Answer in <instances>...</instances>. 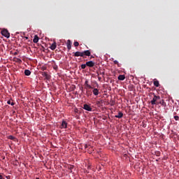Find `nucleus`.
Returning <instances> with one entry per match:
<instances>
[{"instance_id": "1", "label": "nucleus", "mask_w": 179, "mask_h": 179, "mask_svg": "<svg viewBox=\"0 0 179 179\" xmlns=\"http://www.w3.org/2000/svg\"><path fill=\"white\" fill-rule=\"evenodd\" d=\"M73 54H74V57H80L84 59H86V57H90L91 52H90V50H85V51H83V52L77 51L76 52H73Z\"/></svg>"}, {"instance_id": "2", "label": "nucleus", "mask_w": 179, "mask_h": 179, "mask_svg": "<svg viewBox=\"0 0 179 179\" xmlns=\"http://www.w3.org/2000/svg\"><path fill=\"white\" fill-rule=\"evenodd\" d=\"M159 100H160V96L155 95V96H153V99L151 100L152 106L157 105V102H158Z\"/></svg>"}, {"instance_id": "3", "label": "nucleus", "mask_w": 179, "mask_h": 179, "mask_svg": "<svg viewBox=\"0 0 179 179\" xmlns=\"http://www.w3.org/2000/svg\"><path fill=\"white\" fill-rule=\"evenodd\" d=\"M1 35H3V36L6 37V38H10V33L8 32V29L1 30Z\"/></svg>"}, {"instance_id": "4", "label": "nucleus", "mask_w": 179, "mask_h": 179, "mask_svg": "<svg viewBox=\"0 0 179 179\" xmlns=\"http://www.w3.org/2000/svg\"><path fill=\"white\" fill-rule=\"evenodd\" d=\"M85 65H86L87 67L92 68L94 66V62L92 61L86 62Z\"/></svg>"}, {"instance_id": "5", "label": "nucleus", "mask_w": 179, "mask_h": 179, "mask_svg": "<svg viewBox=\"0 0 179 179\" xmlns=\"http://www.w3.org/2000/svg\"><path fill=\"white\" fill-rule=\"evenodd\" d=\"M86 111H92V108L90 105L84 104V107H83Z\"/></svg>"}, {"instance_id": "6", "label": "nucleus", "mask_w": 179, "mask_h": 179, "mask_svg": "<svg viewBox=\"0 0 179 179\" xmlns=\"http://www.w3.org/2000/svg\"><path fill=\"white\" fill-rule=\"evenodd\" d=\"M41 74H42V76L45 78V80H48L49 79H50V76L48 75V73H47V72H42Z\"/></svg>"}, {"instance_id": "7", "label": "nucleus", "mask_w": 179, "mask_h": 179, "mask_svg": "<svg viewBox=\"0 0 179 179\" xmlns=\"http://www.w3.org/2000/svg\"><path fill=\"white\" fill-rule=\"evenodd\" d=\"M50 50H55L57 48V43L54 42L50 47Z\"/></svg>"}, {"instance_id": "8", "label": "nucleus", "mask_w": 179, "mask_h": 179, "mask_svg": "<svg viewBox=\"0 0 179 179\" xmlns=\"http://www.w3.org/2000/svg\"><path fill=\"white\" fill-rule=\"evenodd\" d=\"M157 104H160V105H162L163 106H166V103H165L164 99H162L159 101H157Z\"/></svg>"}, {"instance_id": "9", "label": "nucleus", "mask_w": 179, "mask_h": 179, "mask_svg": "<svg viewBox=\"0 0 179 179\" xmlns=\"http://www.w3.org/2000/svg\"><path fill=\"white\" fill-rule=\"evenodd\" d=\"M115 117L118 118V119L122 118L123 117L122 112H118V114L115 115Z\"/></svg>"}, {"instance_id": "10", "label": "nucleus", "mask_w": 179, "mask_h": 179, "mask_svg": "<svg viewBox=\"0 0 179 179\" xmlns=\"http://www.w3.org/2000/svg\"><path fill=\"white\" fill-rule=\"evenodd\" d=\"M67 128V123L65 121H62L61 123V129H66Z\"/></svg>"}, {"instance_id": "11", "label": "nucleus", "mask_w": 179, "mask_h": 179, "mask_svg": "<svg viewBox=\"0 0 179 179\" xmlns=\"http://www.w3.org/2000/svg\"><path fill=\"white\" fill-rule=\"evenodd\" d=\"M67 49H69V50H71V48L72 47V42H71V41H67Z\"/></svg>"}, {"instance_id": "12", "label": "nucleus", "mask_w": 179, "mask_h": 179, "mask_svg": "<svg viewBox=\"0 0 179 179\" xmlns=\"http://www.w3.org/2000/svg\"><path fill=\"white\" fill-rule=\"evenodd\" d=\"M24 74L25 75V76H30L31 72L29 70H25L24 71Z\"/></svg>"}, {"instance_id": "13", "label": "nucleus", "mask_w": 179, "mask_h": 179, "mask_svg": "<svg viewBox=\"0 0 179 179\" xmlns=\"http://www.w3.org/2000/svg\"><path fill=\"white\" fill-rule=\"evenodd\" d=\"M126 79V77H124V75H120L117 77L118 80H124Z\"/></svg>"}, {"instance_id": "14", "label": "nucleus", "mask_w": 179, "mask_h": 179, "mask_svg": "<svg viewBox=\"0 0 179 179\" xmlns=\"http://www.w3.org/2000/svg\"><path fill=\"white\" fill-rule=\"evenodd\" d=\"M92 93H93V95L98 96L99 94L98 89L97 88L93 89Z\"/></svg>"}, {"instance_id": "15", "label": "nucleus", "mask_w": 179, "mask_h": 179, "mask_svg": "<svg viewBox=\"0 0 179 179\" xmlns=\"http://www.w3.org/2000/svg\"><path fill=\"white\" fill-rule=\"evenodd\" d=\"M33 42L34 43H38V36H37L36 35H35V37L33 39Z\"/></svg>"}, {"instance_id": "16", "label": "nucleus", "mask_w": 179, "mask_h": 179, "mask_svg": "<svg viewBox=\"0 0 179 179\" xmlns=\"http://www.w3.org/2000/svg\"><path fill=\"white\" fill-rule=\"evenodd\" d=\"M153 85L157 87H159V81L158 80H155L153 82Z\"/></svg>"}, {"instance_id": "17", "label": "nucleus", "mask_w": 179, "mask_h": 179, "mask_svg": "<svg viewBox=\"0 0 179 179\" xmlns=\"http://www.w3.org/2000/svg\"><path fill=\"white\" fill-rule=\"evenodd\" d=\"M89 83V81L86 80L85 81V86L86 87L89 88V89H92V87H91L90 85L87 84Z\"/></svg>"}, {"instance_id": "18", "label": "nucleus", "mask_w": 179, "mask_h": 179, "mask_svg": "<svg viewBox=\"0 0 179 179\" xmlns=\"http://www.w3.org/2000/svg\"><path fill=\"white\" fill-rule=\"evenodd\" d=\"M7 104L11 105L12 106H15V103L11 102V100L7 101Z\"/></svg>"}, {"instance_id": "19", "label": "nucleus", "mask_w": 179, "mask_h": 179, "mask_svg": "<svg viewBox=\"0 0 179 179\" xmlns=\"http://www.w3.org/2000/svg\"><path fill=\"white\" fill-rule=\"evenodd\" d=\"M74 47H78L79 46V43L78 41H75L73 43Z\"/></svg>"}, {"instance_id": "20", "label": "nucleus", "mask_w": 179, "mask_h": 179, "mask_svg": "<svg viewBox=\"0 0 179 179\" xmlns=\"http://www.w3.org/2000/svg\"><path fill=\"white\" fill-rule=\"evenodd\" d=\"M8 139L13 141V140H15L16 138L13 137V136H8Z\"/></svg>"}, {"instance_id": "21", "label": "nucleus", "mask_w": 179, "mask_h": 179, "mask_svg": "<svg viewBox=\"0 0 179 179\" xmlns=\"http://www.w3.org/2000/svg\"><path fill=\"white\" fill-rule=\"evenodd\" d=\"M86 66H87L85 64H81V69H85Z\"/></svg>"}, {"instance_id": "22", "label": "nucleus", "mask_w": 179, "mask_h": 179, "mask_svg": "<svg viewBox=\"0 0 179 179\" xmlns=\"http://www.w3.org/2000/svg\"><path fill=\"white\" fill-rule=\"evenodd\" d=\"M173 118L175 119L176 121L179 120V117L178 116H175V117H173Z\"/></svg>"}, {"instance_id": "23", "label": "nucleus", "mask_w": 179, "mask_h": 179, "mask_svg": "<svg viewBox=\"0 0 179 179\" xmlns=\"http://www.w3.org/2000/svg\"><path fill=\"white\" fill-rule=\"evenodd\" d=\"M113 64H116V65H118V62H117V60L113 61Z\"/></svg>"}, {"instance_id": "24", "label": "nucleus", "mask_w": 179, "mask_h": 179, "mask_svg": "<svg viewBox=\"0 0 179 179\" xmlns=\"http://www.w3.org/2000/svg\"><path fill=\"white\" fill-rule=\"evenodd\" d=\"M94 59V56L90 55V59Z\"/></svg>"}, {"instance_id": "25", "label": "nucleus", "mask_w": 179, "mask_h": 179, "mask_svg": "<svg viewBox=\"0 0 179 179\" xmlns=\"http://www.w3.org/2000/svg\"><path fill=\"white\" fill-rule=\"evenodd\" d=\"M0 179H3V176L0 175Z\"/></svg>"}, {"instance_id": "26", "label": "nucleus", "mask_w": 179, "mask_h": 179, "mask_svg": "<svg viewBox=\"0 0 179 179\" xmlns=\"http://www.w3.org/2000/svg\"><path fill=\"white\" fill-rule=\"evenodd\" d=\"M19 62H22V60L20 59H18Z\"/></svg>"}, {"instance_id": "27", "label": "nucleus", "mask_w": 179, "mask_h": 179, "mask_svg": "<svg viewBox=\"0 0 179 179\" xmlns=\"http://www.w3.org/2000/svg\"><path fill=\"white\" fill-rule=\"evenodd\" d=\"M97 104H101V101H97Z\"/></svg>"}, {"instance_id": "28", "label": "nucleus", "mask_w": 179, "mask_h": 179, "mask_svg": "<svg viewBox=\"0 0 179 179\" xmlns=\"http://www.w3.org/2000/svg\"><path fill=\"white\" fill-rule=\"evenodd\" d=\"M87 145L85 144V149H87Z\"/></svg>"}, {"instance_id": "29", "label": "nucleus", "mask_w": 179, "mask_h": 179, "mask_svg": "<svg viewBox=\"0 0 179 179\" xmlns=\"http://www.w3.org/2000/svg\"><path fill=\"white\" fill-rule=\"evenodd\" d=\"M98 79H99V80H101V77H98Z\"/></svg>"}, {"instance_id": "30", "label": "nucleus", "mask_w": 179, "mask_h": 179, "mask_svg": "<svg viewBox=\"0 0 179 179\" xmlns=\"http://www.w3.org/2000/svg\"><path fill=\"white\" fill-rule=\"evenodd\" d=\"M15 55H17V52H15Z\"/></svg>"}, {"instance_id": "31", "label": "nucleus", "mask_w": 179, "mask_h": 179, "mask_svg": "<svg viewBox=\"0 0 179 179\" xmlns=\"http://www.w3.org/2000/svg\"><path fill=\"white\" fill-rule=\"evenodd\" d=\"M26 39H28V37H25Z\"/></svg>"}, {"instance_id": "32", "label": "nucleus", "mask_w": 179, "mask_h": 179, "mask_svg": "<svg viewBox=\"0 0 179 179\" xmlns=\"http://www.w3.org/2000/svg\"><path fill=\"white\" fill-rule=\"evenodd\" d=\"M103 73V75H104V73H101V74H102Z\"/></svg>"}, {"instance_id": "33", "label": "nucleus", "mask_w": 179, "mask_h": 179, "mask_svg": "<svg viewBox=\"0 0 179 179\" xmlns=\"http://www.w3.org/2000/svg\"><path fill=\"white\" fill-rule=\"evenodd\" d=\"M103 73V75H104V73H101V74H102Z\"/></svg>"}, {"instance_id": "34", "label": "nucleus", "mask_w": 179, "mask_h": 179, "mask_svg": "<svg viewBox=\"0 0 179 179\" xmlns=\"http://www.w3.org/2000/svg\"><path fill=\"white\" fill-rule=\"evenodd\" d=\"M36 179H40L39 178H36Z\"/></svg>"}, {"instance_id": "35", "label": "nucleus", "mask_w": 179, "mask_h": 179, "mask_svg": "<svg viewBox=\"0 0 179 179\" xmlns=\"http://www.w3.org/2000/svg\"><path fill=\"white\" fill-rule=\"evenodd\" d=\"M88 168H90V166H89Z\"/></svg>"}, {"instance_id": "36", "label": "nucleus", "mask_w": 179, "mask_h": 179, "mask_svg": "<svg viewBox=\"0 0 179 179\" xmlns=\"http://www.w3.org/2000/svg\"><path fill=\"white\" fill-rule=\"evenodd\" d=\"M178 106H179V103H178Z\"/></svg>"}]
</instances>
